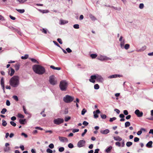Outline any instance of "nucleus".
<instances>
[{
  "label": "nucleus",
  "instance_id": "1",
  "mask_svg": "<svg viewBox=\"0 0 153 153\" xmlns=\"http://www.w3.org/2000/svg\"><path fill=\"white\" fill-rule=\"evenodd\" d=\"M32 68L34 72L39 75H42L45 72V68L40 65H34L33 66Z\"/></svg>",
  "mask_w": 153,
  "mask_h": 153
},
{
  "label": "nucleus",
  "instance_id": "2",
  "mask_svg": "<svg viewBox=\"0 0 153 153\" xmlns=\"http://www.w3.org/2000/svg\"><path fill=\"white\" fill-rule=\"evenodd\" d=\"M9 83L13 87H17L19 84V77L17 76H14L10 80Z\"/></svg>",
  "mask_w": 153,
  "mask_h": 153
},
{
  "label": "nucleus",
  "instance_id": "3",
  "mask_svg": "<svg viewBox=\"0 0 153 153\" xmlns=\"http://www.w3.org/2000/svg\"><path fill=\"white\" fill-rule=\"evenodd\" d=\"M67 85V83L65 81L62 80L60 82L59 87L62 91H65Z\"/></svg>",
  "mask_w": 153,
  "mask_h": 153
},
{
  "label": "nucleus",
  "instance_id": "4",
  "mask_svg": "<svg viewBox=\"0 0 153 153\" xmlns=\"http://www.w3.org/2000/svg\"><path fill=\"white\" fill-rule=\"evenodd\" d=\"M74 99V97L68 95H66L63 98L64 101L67 103H69L72 101Z\"/></svg>",
  "mask_w": 153,
  "mask_h": 153
},
{
  "label": "nucleus",
  "instance_id": "5",
  "mask_svg": "<svg viewBox=\"0 0 153 153\" xmlns=\"http://www.w3.org/2000/svg\"><path fill=\"white\" fill-rule=\"evenodd\" d=\"M64 121L63 119L61 118H58L55 119L53 121L54 123L57 125H59L63 123Z\"/></svg>",
  "mask_w": 153,
  "mask_h": 153
},
{
  "label": "nucleus",
  "instance_id": "6",
  "mask_svg": "<svg viewBox=\"0 0 153 153\" xmlns=\"http://www.w3.org/2000/svg\"><path fill=\"white\" fill-rule=\"evenodd\" d=\"M49 81L50 83L53 85H54L57 84V81L55 80L54 76H51L50 77Z\"/></svg>",
  "mask_w": 153,
  "mask_h": 153
},
{
  "label": "nucleus",
  "instance_id": "7",
  "mask_svg": "<svg viewBox=\"0 0 153 153\" xmlns=\"http://www.w3.org/2000/svg\"><path fill=\"white\" fill-rule=\"evenodd\" d=\"M85 141L84 140H80L77 144V146L79 148L84 146L85 145Z\"/></svg>",
  "mask_w": 153,
  "mask_h": 153
},
{
  "label": "nucleus",
  "instance_id": "8",
  "mask_svg": "<svg viewBox=\"0 0 153 153\" xmlns=\"http://www.w3.org/2000/svg\"><path fill=\"white\" fill-rule=\"evenodd\" d=\"M119 41L120 42V46L122 49H123V47L125 43V40L123 39L122 36H121L119 39Z\"/></svg>",
  "mask_w": 153,
  "mask_h": 153
},
{
  "label": "nucleus",
  "instance_id": "9",
  "mask_svg": "<svg viewBox=\"0 0 153 153\" xmlns=\"http://www.w3.org/2000/svg\"><path fill=\"white\" fill-rule=\"evenodd\" d=\"M98 59L101 61L108 60H111V59L105 56L101 55L98 58Z\"/></svg>",
  "mask_w": 153,
  "mask_h": 153
},
{
  "label": "nucleus",
  "instance_id": "10",
  "mask_svg": "<svg viewBox=\"0 0 153 153\" xmlns=\"http://www.w3.org/2000/svg\"><path fill=\"white\" fill-rule=\"evenodd\" d=\"M9 28L13 31L15 32H16L19 34L21 35V33L20 32V29L19 28H16L12 26H10Z\"/></svg>",
  "mask_w": 153,
  "mask_h": 153
},
{
  "label": "nucleus",
  "instance_id": "11",
  "mask_svg": "<svg viewBox=\"0 0 153 153\" xmlns=\"http://www.w3.org/2000/svg\"><path fill=\"white\" fill-rule=\"evenodd\" d=\"M134 113L138 117H142L143 115V113L142 111H140L139 110L137 109L134 111Z\"/></svg>",
  "mask_w": 153,
  "mask_h": 153
},
{
  "label": "nucleus",
  "instance_id": "12",
  "mask_svg": "<svg viewBox=\"0 0 153 153\" xmlns=\"http://www.w3.org/2000/svg\"><path fill=\"white\" fill-rule=\"evenodd\" d=\"M59 139L60 141L62 143H66L68 142V139L65 137L59 136Z\"/></svg>",
  "mask_w": 153,
  "mask_h": 153
},
{
  "label": "nucleus",
  "instance_id": "13",
  "mask_svg": "<svg viewBox=\"0 0 153 153\" xmlns=\"http://www.w3.org/2000/svg\"><path fill=\"white\" fill-rule=\"evenodd\" d=\"M100 111L99 109H97L96 111H94L93 113L94 114V118H97L98 117V114H100Z\"/></svg>",
  "mask_w": 153,
  "mask_h": 153
},
{
  "label": "nucleus",
  "instance_id": "14",
  "mask_svg": "<svg viewBox=\"0 0 153 153\" xmlns=\"http://www.w3.org/2000/svg\"><path fill=\"white\" fill-rule=\"evenodd\" d=\"M97 76L96 75H92L91 76V79H89V81L91 82L94 83L95 79H96Z\"/></svg>",
  "mask_w": 153,
  "mask_h": 153
},
{
  "label": "nucleus",
  "instance_id": "15",
  "mask_svg": "<svg viewBox=\"0 0 153 153\" xmlns=\"http://www.w3.org/2000/svg\"><path fill=\"white\" fill-rule=\"evenodd\" d=\"M110 132V131L108 129H106L105 130L101 129L100 132L102 134H106Z\"/></svg>",
  "mask_w": 153,
  "mask_h": 153
},
{
  "label": "nucleus",
  "instance_id": "16",
  "mask_svg": "<svg viewBox=\"0 0 153 153\" xmlns=\"http://www.w3.org/2000/svg\"><path fill=\"white\" fill-rule=\"evenodd\" d=\"M96 79L97 81L100 82H102L103 81V78L100 75L97 74L96 75Z\"/></svg>",
  "mask_w": 153,
  "mask_h": 153
},
{
  "label": "nucleus",
  "instance_id": "17",
  "mask_svg": "<svg viewBox=\"0 0 153 153\" xmlns=\"http://www.w3.org/2000/svg\"><path fill=\"white\" fill-rule=\"evenodd\" d=\"M1 86L2 89L3 90H4V78L3 77H2L1 81Z\"/></svg>",
  "mask_w": 153,
  "mask_h": 153
},
{
  "label": "nucleus",
  "instance_id": "18",
  "mask_svg": "<svg viewBox=\"0 0 153 153\" xmlns=\"http://www.w3.org/2000/svg\"><path fill=\"white\" fill-rule=\"evenodd\" d=\"M153 142L152 141H150L148 142L146 144V146L149 148H151L152 147V144Z\"/></svg>",
  "mask_w": 153,
  "mask_h": 153
},
{
  "label": "nucleus",
  "instance_id": "19",
  "mask_svg": "<svg viewBox=\"0 0 153 153\" xmlns=\"http://www.w3.org/2000/svg\"><path fill=\"white\" fill-rule=\"evenodd\" d=\"M146 48V46H144L142 47L140 49H136V51L138 52H141L144 51Z\"/></svg>",
  "mask_w": 153,
  "mask_h": 153
},
{
  "label": "nucleus",
  "instance_id": "20",
  "mask_svg": "<svg viewBox=\"0 0 153 153\" xmlns=\"http://www.w3.org/2000/svg\"><path fill=\"white\" fill-rule=\"evenodd\" d=\"M114 138L116 141H121L122 140V139L119 136L114 137Z\"/></svg>",
  "mask_w": 153,
  "mask_h": 153
},
{
  "label": "nucleus",
  "instance_id": "21",
  "mask_svg": "<svg viewBox=\"0 0 153 153\" xmlns=\"http://www.w3.org/2000/svg\"><path fill=\"white\" fill-rule=\"evenodd\" d=\"M112 148V146H110L105 149V151L107 153H109L110 152V151Z\"/></svg>",
  "mask_w": 153,
  "mask_h": 153
},
{
  "label": "nucleus",
  "instance_id": "22",
  "mask_svg": "<svg viewBox=\"0 0 153 153\" xmlns=\"http://www.w3.org/2000/svg\"><path fill=\"white\" fill-rule=\"evenodd\" d=\"M60 25H64L65 24L67 23H68V21L65 20H61L60 21Z\"/></svg>",
  "mask_w": 153,
  "mask_h": 153
},
{
  "label": "nucleus",
  "instance_id": "23",
  "mask_svg": "<svg viewBox=\"0 0 153 153\" xmlns=\"http://www.w3.org/2000/svg\"><path fill=\"white\" fill-rule=\"evenodd\" d=\"M23 110L24 111V112L25 114H26V115L27 114H30V113L27 112V111L26 109V108L25 107V106H23Z\"/></svg>",
  "mask_w": 153,
  "mask_h": 153
},
{
  "label": "nucleus",
  "instance_id": "24",
  "mask_svg": "<svg viewBox=\"0 0 153 153\" xmlns=\"http://www.w3.org/2000/svg\"><path fill=\"white\" fill-rule=\"evenodd\" d=\"M89 17L91 20L93 21H95L96 20V18L95 17V16L91 14H90L89 15Z\"/></svg>",
  "mask_w": 153,
  "mask_h": 153
},
{
  "label": "nucleus",
  "instance_id": "25",
  "mask_svg": "<svg viewBox=\"0 0 153 153\" xmlns=\"http://www.w3.org/2000/svg\"><path fill=\"white\" fill-rule=\"evenodd\" d=\"M50 68L53 69L59 70L61 69V68L59 67H56L53 65H51Z\"/></svg>",
  "mask_w": 153,
  "mask_h": 153
},
{
  "label": "nucleus",
  "instance_id": "26",
  "mask_svg": "<svg viewBox=\"0 0 153 153\" xmlns=\"http://www.w3.org/2000/svg\"><path fill=\"white\" fill-rule=\"evenodd\" d=\"M130 45L129 44H126L123 47V48H125L126 50H128L129 49Z\"/></svg>",
  "mask_w": 153,
  "mask_h": 153
},
{
  "label": "nucleus",
  "instance_id": "27",
  "mask_svg": "<svg viewBox=\"0 0 153 153\" xmlns=\"http://www.w3.org/2000/svg\"><path fill=\"white\" fill-rule=\"evenodd\" d=\"M26 120L25 119H20L19 120V122L22 124H24L25 122L26 121Z\"/></svg>",
  "mask_w": 153,
  "mask_h": 153
},
{
  "label": "nucleus",
  "instance_id": "28",
  "mask_svg": "<svg viewBox=\"0 0 153 153\" xmlns=\"http://www.w3.org/2000/svg\"><path fill=\"white\" fill-rule=\"evenodd\" d=\"M20 65L18 64H16L15 66V68L16 70L17 71L19 69Z\"/></svg>",
  "mask_w": 153,
  "mask_h": 153
},
{
  "label": "nucleus",
  "instance_id": "29",
  "mask_svg": "<svg viewBox=\"0 0 153 153\" xmlns=\"http://www.w3.org/2000/svg\"><path fill=\"white\" fill-rule=\"evenodd\" d=\"M16 10H17L18 12H19L20 13H24L25 10L24 9H16Z\"/></svg>",
  "mask_w": 153,
  "mask_h": 153
},
{
  "label": "nucleus",
  "instance_id": "30",
  "mask_svg": "<svg viewBox=\"0 0 153 153\" xmlns=\"http://www.w3.org/2000/svg\"><path fill=\"white\" fill-rule=\"evenodd\" d=\"M10 71H11V73H10V76H12L14 74V73L15 72V71H14V69H13V68H11Z\"/></svg>",
  "mask_w": 153,
  "mask_h": 153
},
{
  "label": "nucleus",
  "instance_id": "31",
  "mask_svg": "<svg viewBox=\"0 0 153 153\" xmlns=\"http://www.w3.org/2000/svg\"><path fill=\"white\" fill-rule=\"evenodd\" d=\"M90 56L92 58L94 59L97 56V55L96 54H91Z\"/></svg>",
  "mask_w": 153,
  "mask_h": 153
},
{
  "label": "nucleus",
  "instance_id": "32",
  "mask_svg": "<svg viewBox=\"0 0 153 153\" xmlns=\"http://www.w3.org/2000/svg\"><path fill=\"white\" fill-rule=\"evenodd\" d=\"M132 144V142H128L126 143V145L128 147H130Z\"/></svg>",
  "mask_w": 153,
  "mask_h": 153
},
{
  "label": "nucleus",
  "instance_id": "33",
  "mask_svg": "<svg viewBox=\"0 0 153 153\" xmlns=\"http://www.w3.org/2000/svg\"><path fill=\"white\" fill-rule=\"evenodd\" d=\"M28 54H25L24 56H22L21 58L23 59H25L28 58Z\"/></svg>",
  "mask_w": 153,
  "mask_h": 153
},
{
  "label": "nucleus",
  "instance_id": "34",
  "mask_svg": "<svg viewBox=\"0 0 153 153\" xmlns=\"http://www.w3.org/2000/svg\"><path fill=\"white\" fill-rule=\"evenodd\" d=\"M30 59L31 60L32 62H33L34 63H37V64H39V63L38 62V61H37V60L35 59H33V58H31Z\"/></svg>",
  "mask_w": 153,
  "mask_h": 153
},
{
  "label": "nucleus",
  "instance_id": "35",
  "mask_svg": "<svg viewBox=\"0 0 153 153\" xmlns=\"http://www.w3.org/2000/svg\"><path fill=\"white\" fill-rule=\"evenodd\" d=\"M130 125V123L129 122L127 121L125 123V127H127L129 126Z\"/></svg>",
  "mask_w": 153,
  "mask_h": 153
},
{
  "label": "nucleus",
  "instance_id": "36",
  "mask_svg": "<svg viewBox=\"0 0 153 153\" xmlns=\"http://www.w3.org/2000/svg\"><path fill=\"white\" fill-rule=\"evenodd\" d=\"M87 110L85 108H83L81 114L82 115H84L85 113L86 112Z\"/></svg>",
  "mask_w": 153,
  "mask_h": 153
},
{
  "label": "nucleus",
  "instance_id": "37",
  "mask_svg": "<svg viewBox=\"0 0 153 153\" xmlns=\"http://www.w3.org/2000/svg\"><path fill=\"white\" fill-rule=\"evenodd\" d=\"M116 75L114 74V75H111L109 76H108V78H116Z\"/></svg>",
  "mask_w": 153,
  "mask_h": 153
},
{
  "label": "nucleus",
  "instance_id": "38",
  "mask_svg": "<svg viewBox=\"0 0 153 153\" xmlns=\"http://www.w3.org/2000/svg\"><path fill=\"white\" fill-rule=\"evenodd\" d=\"M7 109L5 108H4L2 109L1 112L2 114H4L5 113Z\"/></svg>",
  "mask_w": 153,
  "mask_h": 153
},
{
  "label": "nucleus",
  "instance_id": "39",
  "mask_svg": "<svg viewBox=\"0 0 153 153\" xmlns=\"http://www.w3.org/2000/svg\"><path fill=\"white\" fill-rule=\"evenodd\" d=\"M7 124V123L6 122L5 120H3L2 123V126H6Z\"/></svg>",
  "mask_w": 153,
  "mask_h": 153
},
{
  "label": "nucleus",
  "instance_id": "40",
  "mask_svg": "<svg viewBox=\"0 0 153 153\" xmlns=\"http://www.w3.org/2000/svg\"><path fill=\"white\" fill-rule=\"evenodd\" d=\"M99 88V86L98 84H96L94 85V88L95 89L97 90Z\"/></svg>",
  "mask_w": 153,
  "mask_h": 153
},
{
  "label": "nucleus",
  "instance_id": "41",
  "mask_svg": "<svg viewBox=\"0 0 153 153\" xmlns=\"http://www.w3.org/2000/svg\"><path fill=\"white\" fill-rule=\"evenodd\" d=\"M46 152L48 153H52L53 151L51 149L48 148L46 150Z\"/></svg>",
  "mask_w": 153,
  "mask_h": 153
},
{
  "label": "nucleus",
  "instance_id": "42",
  "mask_svg": "<svg viewBox=\"0 0 153 153\" xmlns=\"http://www.w3.org/2000/svg\"><path fill=\"white\" fill-rule=\"evenodd\" d=\"M48 147L52 149L54 148V145L53 144L51 143L50 145H49Z\"/></svg>",
  "mask_w": 153,
  "mask_h": 153
},
{
  "label": "nucleus",
  "instance_id": "43",
  "mask_svg": "<svg viewBox=\"0 0 153 153\" xmlns=\"http://www.w3.org/2000/svg\"><path fill=\"white\" fill-rule=\"evenodd\" d=\"M74 27L75 29H79V25L78 24H75L73 26Z\"/></svg>",
  "mask_w": 153,
  "mask_h": 153
},
{
  "label": "nucleus",
  "instance_id": "44",
  "mask_svg": "<svg viewBox=\"0 0 153 153\" xmlns=\"http://www.w3.org/2000/svg\"><path fill=\"white\" fill-rule=\"evenodd\" d=\"M116 119V118L115 117L110 118L109 121L111 122H112L113 121L115 120Z\"/></svg>",
  "mask_w": 153,
  "mask_h": 153
},
{
  "label": "nucleus",
  "instance_id": "45",
  "mask_svg": "<svg viewBox=\"0 0 153 153\" xmlns=\"http://www.w3.org/2000/svg\"><path fill=\"white\" fill-rule=\"evenodd\" d=\"M68 147L71 149H72L74 147V145L72 143H70L68 145Z\"/></svg>",
  "mask_w": 153,
  "mask_h": 153
},
{
  "label": "nucleus",
  "instance_id": "46",
  "mask_svg": "<svg viewBox=\"0 0 153 153\" xmlns=\"http://www.w3.org/2000/svg\"><path fill=\"white\" fill-rule=\"evenodd\" d=\"M18 116L20 118H23L24 117V116L23 115L20 113H19L18 114Z\"/></svg>",
  "mask_w": 153,
  "mask_h": 153
},
{
  "label": "nucleus",
  "instance_id": "47",
  "mask_svg": "<svg viewBox=\"0 0 153 153\" xmlns=\"http://www.w3.org/2000/svg\"><path fill=\"white\" fill-rule=\"evenodd\" d=\"M144 6V5L143 4L140 3L139 5V7L140 9H142L143 8Z\"/></svg>",
  "mask_w": 153,
  "mask_h": 153
},
{
  "label": "nucleus",
  "instance_id": "48",
  "mask_svg": "<svg viewBox=\"0 0 153 153\" xmlns=\"http://www.w3.org/2000/svg\"><path fill=\"white\" fill-rule=\"evenodd\" d=\"M17 1L21 3H23L26 1L27 0H17Z\"/></svg>",
  "mask_w": 153,
  "mask_h": 153
},
{
  "label": "nucleus",
  "instance_id": "49",
  "mask_svg": "<svg viewBox=\"0 0 153 153\" xmlns=\"http://www.w3.org/2000/svg\"><path fill=\"white\" fill-rule=\"evenodd\" d=\"M64 148L63 147H60L59 149V151L60 152H62L64 150Z\"/></svg>",
  "mask_w": 153,
  "mask_h": 153
},
{
  "label": "nucleus",
  "instance_id": "50",
  "mask_svg": "<svg viewBox=\"0 0 153 153\" xmlns=\"http://www.w3.org/2000/svg\"><path fill=\"white\" fill-rule=\"evenodd\" d=\"M79 100L78 98H76V100L74 101V102H76V105H78V103L79 102Z\"/></svg>",
  "mask_w": 153,
  "mask_h": 153
},
{
  "label": "nucleus",
  "instance_id": "51",
  "mask_svg": "<svg viewBox=\"0 0 153 153\" xmlns=\"http://www.w3.org/2000/svg\"><path fill=\"white\" fill-rule=\"evenodd\" d=\"M71 119V117H66L65 118V121L66 122L68 121L69 120H70Z\"/></svg>",
  "mask_w": 153,
  "mask_h": 153
},
{
  "label": "nucleus",
  "instance_id": "52",
  "mask_svg": "<svg viewBox=\"0 0 153 153\" xmlns=\"http://www.w3.org/2000/svg\"><path fill=\"white\" fill-rule=\"evenodd\" d=\"M10 124L13 126H16V124L13 121H11L10 122Z\"/></svg>",
  "mask_w": 153,
  "mask_h": 153
},
{
  "label": "nucleus",
  "instance_id": "53",
  "mask_svg": "<svg viewBox=\"0 0 153 153\" xmlns=\"http://www.w3.org/2000/svg\"><path fill=\"white\" fill-rule=\"evenodd\" d=\"M53 42L55 45L61 48L60 46L58 44V43L57 42H56V41H53Z\"/></svg>",
  "mask_w": 153,
  "mask_h": 153
},
{
  "label": "nucleus",
  "instance_id": "54",
  "mask_svg": "<svg viewBox=\"0 0 153 153\" xmlns=\"http://www.w3.org/2000/svg\"><path fill=\"white\" fill-rule=\"evenodd\" d=\"M57 41L59 42V43H60L61 44H62V39L60 38H58L57 39Z\"/></svg>",
  "mask_w": 153,
  "mask_h": 153
},
{
  "label": "nucleus",
  "instance_id": "55",
  "mask_svg": "<svg viewBox=\"0 0 153 153\" xmlns=\"http://www.w3.org/2000/svg\"><path fill=\"white\" fill-rule=\"evenodd\" d=\"M100 116L102 119H105L106 118V116L105 114H101Z\"/></svg>",
  "mask_w": 153,
  "mask_h": 153
},
{
  "label": "nucleus",
  "instance_id": "56",
  "mask_svg": "<svg viewBox=\"0 0 153 153\" xmlns=\"http://www.w3.org/2000/svg\"><path fill=\"white\" fill-rule=\"evenodd\" d=\"M88 124V123L86 121H84L82 123V124L86 126H87Z\"/></svg>",
  "mask_w": 153,
  "mask_h": 153
},
{
  "label": "nucleus",
  "instance_id": "57",
  "mask_svg": "<svg viewBox=\"0 0 153 153\" xmlns=\"http://www.w3.org/2000/svg\"><path fill=\"white\" fill-rule=\"evenodd\" d=\"M35 128L36 129L39 130H43V128H42L41 127H38V126H36V127H35Z\"/></svg>",
  "mask_w": 153,
  "mask_h": 153
},
{
  "label": "nucleus",
  "instance_id": "58",
  "mask_svg": "<svg viewBox=\"0 0 153 153\" xmlns=\"http://www.w3.org/2000/svg\"><path fill=\"white\" fill-rule=\"evenodd\" d=\"M87 130L86 129H85L84 130V132L82 134V137L84 136L85 134L87 132Z\"/></svg>",
  "mask_w": 153,
  "mask_h": 153
},
{
  "label": "nucleus",
  "instance_id": "59",
  "mask_svg": "<svg viewBox=\"0 0 153 153\" xmlns=\"http://www.w3.org/2000/svg\"><path fill=\"white\" fill-rule=\"evenodd\" d=\"M10 150V147H6L5 148H4V150L5 152H7Z\"/></svg>",
  "mask_w": 153,
  "mask_h": 153
},
{
  "label": "nucleus",
  "instance_id": "60",
  "mask_svg": "<svg viewBox=\"0 0 153 153\" xmlns=\"http://www.w3.org/2000/svg\"><path fill=\"white\" fill-rule=\"evenodd\" d=\"M41 12L43 13H46L49 12V11L48 10H42L41 11Z\"/></svg>",
  "mask_w": 153,
  "mask_h": 153
},
{
  "label": "nucleus",
  "instance_id": "61",
  "mask_svg": "<svg viewBox=\"0 0 153 153\" xmlns=\"http://www.w3.org/2000/svg\"><path fill=\"white\" fill-rule=\"evenodd\" d=\"M66 50L68 53H70L72 52V50L69 48H67L66 49Z\"/></svg>",
  "mask_w": 153,
  "mask_h": 153
},
{
  "label": "nucleus",
  "instance_id": "62",
  "mask_svg": "<svg viewBox=\"0 0 153 153\" xmlns=\"http://www.w3.org/2000/svg\"><path fill=\"white\" fill-rule=\"evenodd\" d=\"M79 131V130L78 129H74L72 130V132L73 133H75V132H77Z\"/></svg>",
  "mask_w": 153,
  "mask_h": 153
},
{
  "label": "nucleus",
  "instance_id": "63",
  "mask_svg": "<svg viewBox=\"0 0 153 153\" xmlns=\"http://www.w3.org/2000/svg\"><path fill=\"white\" fill-rule=\"evenodd\" d=\"M13 98L16 101L18 100V97L16 96H13Z\"/></svg>",
  "mask_w": 153,
  "mask_h": 153
},
{
  "label": "nucleus",
  "instance_id": "64",
  "mask_svg": "<svg viewBox=\"0 0 153 153\" xmlns=\"http://www.w3.org/2000/svg\"><path fill=\"white\" fill-rule=\"evenodd\" d=\"M123 113L126 115H127L128 114V111L127 110L123 111Z\"/></svg>",
  "mask_w": 153,
  "mask_h": 153
}]
</instances>
